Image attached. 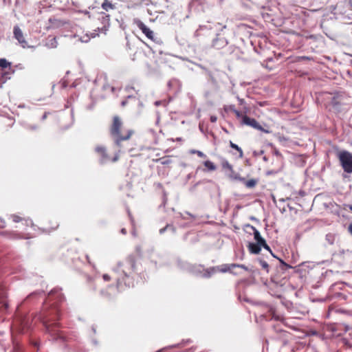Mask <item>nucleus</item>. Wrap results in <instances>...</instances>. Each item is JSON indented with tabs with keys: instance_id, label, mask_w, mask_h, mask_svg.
Instances as JSON below:
<instances>
[{
	"instance_id": "393cba45",
	"label": "nucleus",
	"mask_w": 352,
	"mask_h": 352,
	"mask_svg": "<svg viewBox=\"0 0 352 352\" xmlns=\"http://www.w3.org/2000/svg\"><path fill=\"white\" fill-rule=\"evenodd\" d=\"M21 326L23 331H24L25 329H28L29 327V323L28 321L26 320V318H23L21 320Z\"/></svg>"
},
{
	"instance_id": "3c124183",
	"label": "nucleus",
	"mask_w": 352,
	"mask_h": 352,
	"mask_svg": "<svg viewBox=\"0 0 352 352\" xmlns=\"http://www.w3.org/2000/svg\"><path fill=\"white\" fill-rule=\"evenodd\" d=\"M92 331H94V333H96V329L94 327H92Z\"/></svg>"
},
{
	"instance_id": "f257e3e1",
	"label": "nucleus",
	"mask_w": 352,
	"mask_h": 352,
	"mask_svg": "<svg viewBox=\"0 0 352 352\" xmlns=\"http://www.w3.org/2000/svg\"><path fill=\"white\" fill-rule=\"evenodd\" d=\"M47 302H52L50 307L43 310L41 318L43 324L49 333L58 335L60 324L57 321L60 318V310L58 304L65 301V296L60 289H54L50 292Z\"/></svg>"
},
{
	"instance_id": "8fccbe9b",
	"label": "nucleus",
	"mask_w": 352,
	"mask_h": 352,
	"mask_svg": "<svg viewBox=\"0 0 352 352\" xmlns=\"http://www.w3.org/2000/svg\"><path fill=\"white\" fill-rule=\"evenodd\" d=\"M160 103H161V102H160V101H156V102H155V104L156 106H158V105H160Z\"/></svg>"
},
{
	"instance_id": "bb28decb",
	"label": "nucleus",
	"mask_w": 352,
	"mask_h": 352,
	"mask_svg": "<svg viewBox=\"0 0 352 352\" xmlns=\"http://www.w3.org/2000/svg\"><path fill=\"white\" fill-rule=\"evenodd\" d=\"M11 218H12V221L15 223H19L23 220V218H21V217L16 215V214H12L11 216Z\"/></svg>"
},
{
	"instance_id": "7c9ffc66",
	"label": "nucleus",
	"mask_w": 352,
	"mask_h": 352,
	"mask_svg": "<svg viewBox=\"0 0 352 352\" xmlns=\"http://www.w3.org/2000/svg\"><path fill=\"white\" fill-rule=\"evenodd\" d=\"M261 265L263 269L267 270L269 265L265 261H261Z\"/></svg>"
},
{
	"instance_id": "864d4df0",
	"label": "nucleus",
	"mask_w": 352,
	"mask_h": 352,
	"mask_svg": "<svg viewBox=\"0 0 352 352\" xmlns=\"http://www.w3.org/2000/svg\"><path fill=\"white\" fill-rule=\"evenodd\" d=\"M124 284H125V285H129V284H130V283H129L124 282Z\"/></svg>"
},
{
	"instance_id": "2f4dec72",
	"label": "nucleus",
	"mask_w": 352,
	"mask_h": 352,
	"mask_svg": "<svg viewBox=\"0 0 352 352\" xmlns=\"http://www.w3.org/2000/svg\"><path fill=\"white\" fill-rule=\"evenodd\" d=\"M65 23H64V22H62V21H58V20H56V19H54V25H55V26H57V27H58V26H60V25H63V24H65Z\"/></svg>"
},
{
	"instance_id": "f03ea898",
	"label": "nucleus",
	"mask_w": 352,
	"mask_h": 352,
	"mask_svg": "<svg viewBox=\"0 0 352 352\" xmlns=\"http://www.w3.org/2000/svg\"><path fill=\"white\" fill-rule=\"evenodd\" d=\"M122 122L118 116H114L110 128V134L114 143L120 147L121 142L129 140L133 131L132 130L121 131Z\"/></svg>"
},
{
	"instance_id": "c9c22d12",
	"label": "nucleus",
	"mask_w": 352,
	"mask_h": 352,
	"mask_svg": "<svg viewBox=\"0 0 352 352\" xmlns=\"http://www.w3.org/2000/svg\"><path fill=\"white\" fill-rule=\"evenodd\" d=\"M214 268H211L210 270V271L207 272V274L206 275V276L209 277L210 276L211 273H214Z\"/></svg>"
},
{
	"instance_id": "5701e85b",
	"label": "nucleus",
	"mask_w": 352,
	"mask_h": 352,
	"mask_svg": "<svg viewBox=\"0 0 352 352\" xmlns=\"http://www.w3.org/2000/svg\"><path fill=\"white\" fill-rule=\"evenodd\" d=\"M222 167L223 169L225 170H227L228 171L229 170H231L232 168V166L226 160H224L223 162H222Z\"/></svg>"
},
{
	"instance_id": "f704fd0d",
	"label": "nucleus",
	"mask_w": 352,
	"mask_h": 352,
	"mask_svg": "<svg viewBox=\"0 0 352 352\" xmlns=\"http://www.w3.org/2000/svg\"><path fill=\"white\" fill-rule=\"evenodd\" d=\"M263 248L272 253L270 246L266 243L263 245Z\"/></svg>"
},
{
	"instance_id": "37998d69",
	"label": "nucleus",
	"mask_w": 352,
	"mask_h": 352,
	"mask_svg": "<svg viewBox=\"0 0 352 352\" xmlns=\"http://www.w3.org/2000/svg\"><path fill=\"white\" fill-rule=\"evenodd\" d=\"M349 231L352 234V223L349 226Z\"/></svg>"
},
{
	"instance_id": "ea45409f",
	"label": "nucleus",
	"mask_w": 352,
	"mask_h": 352,
	"mask_svg": "<svg viewBox=\"0 0 352 352\" xmlns=\"http://www.w3.org/2000/svg\"><path fill=\"white\" fill-rule=\"evenodd\" d=\"M170 163V160H162V164H168Z\"/></svg>"
},
{
	"instance_id": "a18cd8bd",
	"label": "nucleus",
	"mask_w": 352,
	"mask_h": 352,
	"mask_svg": "<svg viewBox=\"0 0 352 352\" xmlns=\"http://www.w3.org/2000/svg\"><path fill=\"white\" fill-rule=\"evenodd\" d=\"M126 100H123L122 102H121V105L122 107H124L126 104Z\"/></svg>"
},
{
	"instance_id": "09e8293b",
	"label": "nucleus",
	"mask_w": 352,
	"mask_h": 352,
	"mask_svg": "<svg viewBox=\"0 0 352 352\" xmlns=\"http://www.w3.org/2000/svg\"><path fill=\"white\" fill-rule=\"evenodd\" d=\"M238 99H239V103L241 104H242L243 103V102H244V100L243 99H240V98H238Z\"/></svg>"
},
{
	"instance_id": "7ed1b4c3",
	"label": "nucleus",
	"mask_w": 352,
	"mask_h": 352,
	"mask_svg": "<svg viewBox=\"0 0 352 352\" xmlns=\"http://www.w3.org/2000/svg\"><path fill=\"white\" fill-rule=\"evenodd\" d=\"M135 267L134 257L129 256L124 261L118 263L115 270L121 272L124 276H129L134 272Z\"/></svg>"
},
{
	"instance_id": "b1692460",
	"label": "nucleus",
	"mask_w": 352,
	"mask_h": 352,
	"mask_svg": "<svg viewBox=\"0 0 352 352\" xmlns=\"http://www.w3.org/2000/svg\"><path fill=\"white\" fill-rule=\"evenodd\" d=\"M10 65V63L7 61L5 58L0 59V67L1 68H7Z\"/></svg>"
},
{
	"instance_id": "39448f33",
	"label": "nucleus",
	"mask_w": 352,
	"mask_h": 352,
	"mask_svg": "<svg viewBox=\"0 0 352 352\" xmlns=\"http://www.w3.org/2000/svg\"><path fill=\"white\" fill-rule=\"evenodd\" d=\"M96 152L100 158V162L101 164H105L109 162H115L118 160V154H116L113 158H110L103 146H97L96 148Z\"/></svg>"
},
{
	"instance_id": "49530a36",
	"label": "nucleus",
	"mask_w": 352,
	"mask_h": 352,
	"mask_svg": "<svg viewBox=\"0 0 352 352\" xmlns=\"http://www.w3.org/2000/svg\"><path fill=\"white\" fill-rule=\"evenodd\" d=\"M199 30H197L195 32V36H198L199 34Z\"/></svg>"
},
{
	"instance_id": "a19ab883",
	"label": "nucleus",
	"mask_w": 352,
	"mask_h": 352,
	"mask_svg": "<svg viewBox=\"0 0 352 352\" xmlns=\"http://www.w3.org/2000/svg\"><path fill=\"white\" fill-rule=\"evenodd\" d=\"M120 232L122 234H126V230L125 228H122L121 230H120Z\"/></svg>"
},
{
	"instance_id": "58836bf2",
	"label": "nucleus",
	"mask_w": 352,
	"mask_h": 352,
	"mask_svg": "<svg viewBox=\"0 0 352 352\" xmlns=\"http://www.w3.org/2000/svg\"><path fill=\"white\" fill-rule=\"evenodd\" d=\"M103 278L106 281H108V280H110V277H109V276L108 274H104L103 275Z\"/></svg>"
},
{
	"instance_id": "aec40b11",
	"label": "nucleus",
	"mask_w": 352,
	"mask_h": 352,
	"mask_svg": "<svg viewBox=\"0 0 352 352\" xmlns=\"http://www.w3.org/2000/svg\"><path fill=\"white\" fill-rule=\"evenodd\" d=\"M243 182L245 184V185L247 188H252L255 187V186L256 185L257 180L255 179H251L248 181L245 180V182Z\"/></svg>"
},
{
	"instance_id": "4468645a",
	"label": "nucleus",
	"mask_w": 352,
	"mask_h": 352,
	"mask_svg": "<svg viewBox=\"0 0 352 352\" xmlns=\"http://www.w3.org/2000/svg\"><path fill=\"white\" fill-rule=\"evenodd\" d=\"M49 47L55 48L58 45L56 37L50 36L47 38V43L46 44Z\"/></svg>"
},
{
	"instance_id": "6e6d98bb",
	"label": "nucleus",
	"mask_w": 352,
	"mask_h": 352,
	"mask_svg": "<svg viewBox=\"0 0 352 352\" xmlns=\"http://www.w3.org/2000/svg\"><path fill=\"white\" fill-rule=\"evenodd\" d=\"M33 129H36V126H34L32 127Z\"/></svg>"
},
{
	"instance_id": "20e7f679",
	"label": "nucleus",
	"mask_w": 352,
	"mask_h": 352,
	"mask_svg": "<svg viewBox=\"0 0 352 352\" xmlns=\"http://www.w3.org/2000/svg\"><path fill=\"white\" fill-rule=\"evenodd\" d=\"M338 158L343 170L346 173H352V153L342 151L338 153Z\"/></svg>"
},
{
	"instance_id": "79ce46f5",
	"label": "nucleus",
	"mask_w": 352,
	"mask_h": 352,
	"mask_svg": "<svg viewBox=\"0 0 352 352\" xmlns=\"http://www.w3.org/2000/svg\"><path fill=\"white\" fill-rule=\"evenodd\" d=\"M97 35H98V34L96 33L95 32L91 34V36L92 38L96 37Z\"/></svg>"
},
{
	"instance_id": "c03bdc74",
	"label": "nucleus",
	"mask_w": 352,
	"mask_h": 352,
	"mask_svg": "<svg viewBox=\"0 0 352 352\" xmlns=\"http://www.w3.org/2000/svg\"><path fill=\"white\" fill-rule=\"evenodd\" d=\"M118 280V285H120L121 284V280L120 277H116Z\"/></svg>"
},
{
	"instance_id": "9b49d317",
	"label": "nucleus",
	"mask_w": 352,
	"mask_h": 352,
	"mask_svg": "<svg viewBox=\"0 0 352 352\" xmlns=\"http://www.w3.org/2000/svg\"><path fill=\"white\" fill-rule=\"evenodd\" d=\"M228 45V41L225 38H217L212 41V47L217 49H221Z\"/></svg>"
},
{
	"instance_id": "f3484780",
	"label": "nucleus",
	"mask_w": 352,
	"mask_h": 352,
	"mask_svg": "<svg viewBox=\"0 0 352 352\" xmlns=\"http://www.w3.org/2000/svg\"><path fill=\"white\" fill-rule=\"evenodd\" d=\"M340 95L337 94L334 95L333 96H331L329 98L331 100V104L333 107H336L340 104Z\"/></svg>"
},
{
	"instance_id": "6e6552de",
	"label": "nucleus",
	"mask_w": 352,
	"mask_h": 352,
	"mask_svg": "<svg viewBox=\"0 0 352 352\" xmlns=\"http://www.w3.org/2000/svg\"><path fill=\"white\" fill-rule=\"evenodd\" d=\"M133 23L142 30V32L148 38L153 40L154 32L150 30L142 21H141L139 19H134Z\"/></svg>"
},
{
	"instance_id": "412c9836",
	"label": "nucleus",
	"mask_w": 352,
	"mask_h": 352,
	"mask_svg": "<svg viewBox=\"0 0 352 352\" xmlns=\"http://www.w3.org/2000/svg\"><path fill=\"white\" fill-rule=\"evenodd\" d=\"M230 146L231 148L236 150L239 153V157H243V151L242 149L236 144L233 143L232 141L230 142Z\"/></svg>"
},
{
	"instance_id": "4be33fe9",
	"label": "nucleus",
	"mask_w": 352,
	"mask_h": 352,
	"mask_svg": "<svg viewBox=\"0 0 352 352\" xmlns=\"http://www.w3.org/2000/svg\"><path fill=\"white\" fill-rule=\"evenodd\" d=\"M204 166L209 170H216V166L214 164L213 162L207 160L204 162Z\"/></svg>"
},
{
	"instance_id": "dca6fc26",
	"label": "nucleus",
	"mask_w": 352,
	"mask_h": 352,
	"mask_svg": "<svg viewBox=\"0 0 352 352\" xmlns=\"http://www.w3.org/2000/svg\"><path fill=\"white\" fill-rule=\"evenodd\" d=\"M250 252L253 254H258L261 250V247L257 243H250L248 245Z\"/></svg>"
},
{
	"instance_id": "72a5a7b5",
	"label": "nucleus",
	"mask_w": 352,
	"mask_h": 352,
	"mask_svg": "<svg viewBox=\"0 0 352 352\" xmlns=\"http://www.w3.org/2000/svg\"><path fill=\"white\" fill-rule=\"evenodd\" d=\"M235 107L234 105H229L228 107H226L225 108V110L226 111H234L235 110Z\"/></svg>"
},
{
	"instance_id": "4c0bfd02",
	"label": "nucleus",
	"mask_w": 352,
	"mask_h": 352,
	"mask_svg": "<svg viewBox=\"0 0 352 352\" xmlns=\"http://www.w3.org/2000/svg\"><path fill=\"white\" fill-rule=\"evenodd\" d=\"M210 120L212 122H216L217 118L215 116H211Z\"/></svg>"
},
{
	"instance_id": "f8f14e48",
	"label": "nucleus",
	"mask_w": 352,
	"mask_h": 352,
	"mask_svg": "<svg viewBox=\"0 0 352 352\" xmlns=\"http://www.w3.org/2000/svg\"><path fill=\"white\" fill-rule=\"evenodd\" d=\"M227 176L232 180H237L240 182H245V178L241 177L239 173H236L233 168L227 172Z\"/></svg>"
},
{
	"instance_id": "423d86ee",
	"label": "nucleus",
	"mask_w": 352,
	"mask_h": 352,
	"mask_svg": "<svg viewBox=\"0 0 352 352\" xmlns=\"http://www.w3.org/2000/svg\"><path fill=\"white\" fill-rule=\"evenodd\" d=\"M14 37L17 40L19 44L23 47H29L28 43L25 36L18 25H15L13 28Z\"/></svg>"
},
{
	"instance_id": "1a4fd4ad",
	"label": "nucleus",
	"mask_w": 352,
	"mask_h": 352,
	"mask_svg": "<svg viewBox=\"0 0 352 352\" xmlns=\"http://www.w3.org/2000/svg\"><path fill=\"white\" fill-rule=\"evenodd\" d=\"M242 124L250 126L254 129H256L261 131H264L265 133H269L267 130L263 129L261 125L255 119L251 118L247 116H244L243 117Z\"/></svg>"
},
{
	"instance_id": "de8ad7c7",
	"label": "nucleus",
	"mask_w": 352,
	"mask_h": 352,
	"mask_svg": "<svg viewBox=\"0 0 352 352\" xmlns=\"http://www.w3.org/2000/svg\"><path fill=\"white\" fill-rule=\"evenodd\" d=\"M101 30H102V31H104V34H105V32L107 31V29H106L105 25H104V27H103V28H102V29H101Z\"/></svg>"
},
{
	"instance_id": "c85d7f7f",
	"label": "nucleus",
	"mask_w": 352,
	"mask_h": 352,
	"mask_svg": "<svg viewBox=\"0 0 352 352\" xmlns=\"http://www.w3.org/2000/svg\"><path fill=\"white\" fill-rule=\"evenodd\" d=\"M233 113L235 114V116H236L238 118H241L243 119V117L244 116H242V113H241L239 111H238V110H236V109H235V110L233 111Z\"/></svg>"
},
{
	"instance_id": "ddd939ff",
	"label": "nucleus",
	"mask_w": 352,
	"mask_h": 352,
	"mask_svg": "<svg viewBox=\"0 0 352 352\" xmlns=\"http://www.w3.org/2000/svg\"><path fill=\"white\" fill-rule=\"evenodd\" d=\"M219 271L223 273L227 272H232V270L235 268L234 263L232 264H225L222 265L217 267Z\"/></svg>"
},
{
	"instance_id": "a211bd4d",
	"label": "nucleus",
	"mask_w": 352,
	"mask_h": 352,
	"mask_svg": "<svg viewBox=\"0 0 352 352\" xmlns=\"http://www.w3.org/2000/svg\"><path fill=\"white\" fill-rule=\"evenodd\" d=\"M102 8L105 11H109L110 10H113L115 8V6L108 0H104L102 3Z\"/></svg>"
},
{
	"instance_id": "c756f323",
	"label": "nucleus",
	"mask_w": 352,
	"mask_h": 352,
	"mask_svg": "<svg viewBox=\"0 0 352 352\" xmlns=\"http://www.w3.org/2000/svg\"><path fill=\"white\" fill-rule=\"evenodd\" d=\"M234 265H235V267H240V268L243 269L245 271L248 270V268L245 265H243V264H235L234 263Z\"/></svg>"
},
{
	"instance_id": "5fc2aeb1",
	"label": "nucleus",
	"mask_w": 352,
	"mask_h": 352,
	"mask_svg": "<svg viewBox=\"0 0 352 352\" xmlns=\"http://www.w3.org/2000/svg\"><path fill=\"white\" fill-rule=\"evenodd\" d=\"M111 91H114V87H111Z\"/></svg>"
},
{
	"instance_id": "e433bc0d",
	"label": "nucleus",
	"mask_w": 352,
	"mask_h": 352,
	"mask_svg": "<svg viewBox=\"0 0 352 352\" xmlns=\"http://www.w3.org/2000/svg\"><path fill=\"white\" fill-rule=\"evenodd\" d=\"M169 227H170V226H169V225H166V227H164V228H162V229H160V234H163V233L166 231V230L168 228H169Z\"/></svg>"
},
{
	"instance_id": "9d476101",
	"label": "nucleus",
	"mask_w": 352,
	"mask_h": 352,
	"mask_svg": "<svg viewBox=\"0 0 352 352\" xmlns=\"http://www.w3.org/2000/svg\"><path fill=\"white\" fill-rule=\"evenodd\" d=\"M94 84L97 86L101 87V89L106 90L109 88V85L107 81V76L104 74H100L97 76L94 80Z\"/></svg>"
},
{
	"instance_id": "6ab92c4d",
	"label": "nucleus",
	"mask_w": 352,
	"mask_h": 352,
	"mask_svg": "<svg viewBox=\"0 0 352 352\" xmlns=\"http://www.w3.org/2000/svg\"><path fill=\"white\" fill-rule=\"evenodd\" d=\"M325 240L329 245H333L336 241V235L332 233H328L325 236Z\"/></svg>"
},
{
	"instance_id": "a878e982",
	"label": "nucleus",
	"mask_w": 352,
	"mask_h": 352,
	"mask_svg": "<svg viewBox=\"0 0 352 352\" xmlns=\"http://www.w3.org/2000/svg\"><path fill=\"white\" fill-rule=\"evenodd\" d=\"M190 153H192V154H195L196 153V155H197L200 157H206V155L203 152H201L200 151H198V150L192 149V150L190 151Z\"/></svg>"
},
{
	"instance_id": "603ef678",
	"label": "nucleus",
	"mask_w": 352,
	"mask_h": 352,
	"mask_svg": "<svg viewBox=\"0 0 352 352\" xmlns=\"http://www.w3.org/2000/svg\"><path fill=\"white\" fill-rule=\"evenodd\" d=\"M349 209H350V210L352 212V205H351V206H349Z\"/></svg>"
},
{
	"instance_id": "2eb2a0df",
	"label": "nucleus",
	"mask_w": 352,
	"mask_h": 352,
	"mask_svg": "<svg viewBox=\"0 0 352 352\" xmlns=\"http://www.w3.org/2000/svg\"><path fill=\"white\" fill-rule=\"evenodd\" d=\"M246 227L250 228L253 231L254 238L256 242L263 238L261 236L259 231L255 227L250 224H248Z\"/></svg>"
},
{
	"instance_id": "473e14b6",
	"label": "nucleus",
	"mask_w": 352,
	"mask_h": 352,
	"mask_svg": "<svg viewBox=\"0 0 352 352\" xmlns=\"http://www.w3.org/2000/svg\"><path fill=\"white\" fill-rule=\"evenodd\" d=\"M266 243L265 240L262 238L258 241L256 242V243L260 245V247H263V245Z\"/></svg>"
},
{
	"instance_id": "cd10ccee",
	"label": "nucleus",
	"mask_w": 352,
	"mask_h": 352,
	"mask_svg": "<svg viewBox=\"0 0 352 352\" xmlns=\"http://www.w3.org/2000/svg\"><path fill=\"white\" fill-rule=\"evenodd\" d=\"M60 86L61 88L64 89V88H66L67 87V81L65 79H62L60 82Z\"/></svg>"
},
{
	"instance_id": "0eeeda50",
	"label": "nucleus",
	"mask_w": 352,
	"mask_h": 352,
	"mask_svg": "<svg viewBox=\"0 0 352 352\" xmlns=\"http://www.w3.org/2000/svg\"><path fill=\"white\" fill-rule=\"evenodd\" d=\"M7 298V292L6 289L0 287V303L2 305L0 306V315H4L7 313L9 305L8 302L6 300Z\"/></svg>"
}]
</instances>
